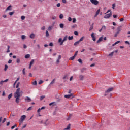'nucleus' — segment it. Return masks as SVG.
Instances as JSON below:
<instances>
[{
    "label": "nucleus",
    "mask_w": 130,
    "mask_h": 130,
    "mask_svg": "<svg viewBox=\"0 0 130 130\" xmlns=\"http://www.w3.org/2000/svg\"><path fill=\"white\" fill-rule=\"evenodd\" d=\"M67 40H68V36H65L63 40L62 39L59 38L58 40V42L60 43V45H62V44H63V42H64V41H67Z\"/></svg>",
    "instance_id": "nucleus-1"
},
{
    "label": "nucleus",
    "mask_w": 130,
    "mask_h": 130,
    "mask_svg": "<svg viewBox=\"0 0 130 130\" xmlns=\"http://www.w3.org/2000/svg\"><path fill=\"white\" fill-rule=\"evenodd\" d=\"M122 30V28H121V26H119L117 28V30L116 34H115L114 37H117V35H118L120 32H121V30Z\"/></svg>",
    "instance_id": "nucleus-2"
},
{
    "label": "nucleus",
    "mask_w": 130,
    "mask_h": 130,
    "mask_svg": "<svg viewBox=\"0 0 130 130\" xmlns=\"http://www.w3.org/2000/svg\"><path fill=\"white\" fill-rule=\"evenodd\" d=\"M21 97V95L20 94V88H18L16 92L14 93V98Z\"/></svg>",
    "instance_id": "nucleus-3"
},
{
    "label": "nucleus",
    "mask_w": 130,
    "mask_h": 130,
    "mask_svg": "<svg viewBox=\"0 0 130 130\" xmlns=\"http://www.w3.org/2000/svg\"><path fill=\"white\" fill-rule=\"evenodd\" d=\"M90 3H91V4H92V5L97 6V5H98V4H99V1L98 0H90Z\"/></svg>",
    "instance_id": "nucleus-4"
},
{
    "label": "nucleus",
    "mask_w": 130,
    "mask_h": 130,
    "mask_svg": "<svg viewBox=\"0 0 130 130\" xmlns=\"http://www.w3.org/2000/svg\"><path fill=\"white\" fill-rule=\"evenodd\" d=\"M112 16V13L110 12L109 14H107L104 17V19H109Z\"/></svg>",
    "instance_id": "nucleus-5"
},
{
    "label": "nucleus",
    "mask_w": 130,
    "mask_h": 130,
    "mask_svg": "<svg viewBox=\"0 0 130 130\" xmlns=\"http://www.w3.org/2000/svg\"><path fill=\"white\" fill-rule=\"evenodd\" d=\"M91 37L93 41H96V34L92 33L91 34Z\"/></svg>",
    "instance_id": "nucleus-6"
},
{
    "label": "nucleus",
    "mask_w": 130,
    "mask_h": 130,
    "mask_svg": "<svg viewBox=\"0 0 130 130\" xmlns=\"http://www.w3.org/2000/svg\"><path fill=\"white\" fill-rule=\"evenodd\" d=\"M60 59H61V55H59L58 56V58L56 59V63L58 64L60 62Z\"/></svg>",
    "instance_id": "nucleus-7"
},
{
    "label": "nucleus",
    "mask_w": 130,
    "mask_h": 130,
    "mask_svg": "<svg viewBox=\"0 0 130 130\" xmlns=\"http://www.w3.org/2000/svg\"><path fill=\"white\" fill-rule=\"evenodd\" d=\"M26 119V115H23L21 116L20 119L19 120L20 122H23Z\"/></svg>",
    "instance_id": "nucleus-8"
},
{
    "label": "nucleus",
    "mask_w": 130,
    "mask_h": 130,
    "mask_svg": "<svg viewBox=\"0 0 130 130\" xmlns=\"http://www.w3.org/2000/svg\"><path fill=\"white\" fill-rule=\"evenodd\" d=\"M24 100L25 102H31L32 101V100H31V98L29 96H26L24 98Z\"/></svg>",
    "instance_id": "nucleus-9"
},
{
    "label": "nucleus",
    "mask_w": 130,
    "mask_h": 130,
    "mask_svg": "<svg viewBox=\"0 0 130 130\" xmlns=\"http://www.w3.org/2000/svg\"><path fill=\"white\" fill-rule=\"evenodd\" d=\"M34 62H35V60L31 59L29 63V69H31L32 68V66L34 64Z\"/></svg>",
    "instance_id": "nucleus-10"
},
{
    "label": "nucleus",
    "mask_w": 130,
    "mask_h": 130,
    "mask_svg": "<svg viewBox=\"0 0 130 130\" xmlns=\"http://www.w3.org/2000/svg\"><path fill=\"white\" fill-rule=\"evenodd\" d=\"M111 91H113V88L111 87L109 88L106 91V93H105V95H107L108 94V93H110V92H111Z\"/></svg>",
    "instance_id": "nucleus-11"
},
{
    "label": "nucleus",
    "mask_w": 130,
    "mask_h": 130,
    "mask_svg": "<svg viewBox=\"0 0 130 130\" xmlns=\"http://www.w3.org/2000/svg\"><path fill=\"white\" fill-rule=\"evenodd\" d=\"M9 81V79H7L4 81L2 80L1 81H0V85H3L4 83H6L7 82H8Z\"/></svg>",
    "instance_id": "nucleus-12"
},
{
    "label": "nucleus",
    "mask_w": 130,
    "mask_h": 130,
    "mask_svg": "<svg viewBox=\"0 0 130 130\" xmlns=\"http://www.w3.org/2000/svg\"><path fill=\"white\" fill-rule=\"evenodd\" d=\"M85 78V76H84V75H79V78L80 79V80H81V81H83V80H84V78Z\"/></svg>",
    "instance_id": "nucleus-13"
},
{
    "label": "nucleus",
    "mask_w": 130,
    "mask_h": 130,
    "mask_svg": "<svg viewBox=\"0 0 130 130\" xmlns=\"http://www.w3.org/2000/svg\"><path fill=\"white\" fill-rule=\"evenodd\" d=\"M103 40V37H101L99 38V40L97 41L96 43H100L101 41Z\"/></svg>",
    "instance_id": "nucleus-14"
},
{
    "label": "nucleus",
    "mask_w": 130,
    "mask_h": 130,
    "mask_svg": "<svg viewBox=\"0 0 130 130\" xmlns=\"http://www.w3.org/2000/svg\"><path fill=\"white\" fill-rule=\"evenodd\" d=\"M72 96H73V93H71L70 94H68V95H65L64 97L65 98H71V97H72Z\"/></svg>",
    "instance_id": "nucleus-15"
},
{
    "label": "nucleus",
    "mask_w": 130,
    "mask_h": 130,
    "mask_svg": "<svg viewBox=\"0 0 130 130\" xmlns=\"http://www.w3.org/2000/svg\"><path fill=\"white\" fill-rule=\"evenodd\" d=\"M99 13H100V9H99L96 12L95 15H94V18H96L98 15H99Z\"/></svg>",
    "instance_id": "nucleus-16"
},
{
    "label": "nucleus",
    "mask_w": 130,
    "mask_h": 130,
    "mask_svg": "<svg viewBox=\"0 0 130 130\" xmlns=\"http://www.w3.org/2000/svg\"><path fill=\"white\" fill-rule=\"evenodd\" d=\"M11 10H12V6L10 5L7 8V9H6V11L7 12V11H11Z\"/></svg>",
    "instance_id": "nucleus-17"
},
{
    "label": "nucleus",
    "mask_w": 130,
    "mask_h": 130,
    "mask_svg": "<svg viewBox=\"0 0 130 130\" xmlns=\"http://www.w3.org/2000/svg\"><path fill=\"white\" fill-rule=\"evenodd\" d=\"M29 37L31 39H34V38H35V34H34V33L31 34Z\"/></svg>",
    "instance_id": "nucleus-18"
},
{
    "label": "nucleus",
    "mask_w": 130,
    "mask_h": 130,
    "mask_svg": "<svg viewBox=\"0 0 130 130\" xmlns=\"http://www.w3.org/2000/svg\"><path fill=\"white\" fill-rule=\"evenodd\" d=\"M50 123V122H49L48 120H46L45 122V125H46V126H47V125H49Z\"/></svg>",
    "instance_id": "nucleus-19"
},
{
    "label": "nucleus",
    "mask_w": 130,
    "mask_h": 130,
    "mask_svg": "<svg viewBox=\"0 0 130 130\" xmlns=\"http://www.w3.org/2000/svg\"><path fill=\"white\" fill-rule=\"evenodd\" d=\"M15 98H16L15 102L16 103H19V102H20V97Z\"/></svg>",
    "instance_id": "nucleus-20"
},
{
    "label": "nucleus",
    "mask_w": 130,
    "mask_h": 130,
    "mask_svg": "<svg viewBox=\"0 0 130 130\" xmlns=\"http://www.w3.org/2000/svg\"><path fill=\"white\" fill-rule=\"evenodd\" d=\"M79 44H80V42L79 41H78L74 43V45L75 46H77V45H79Z\"/></svg>",
    "instance_id": "nucleus-21"
},
{
    "label": "nucleus",
    "mask_w": 130,
    "mask_h": 130,
    "mask_svg": "<svg viewBox=\"0 0 130 130\" xmlns=\"http://www.w3.org/2000/svg\"><path fill=\"white\" fill-rule=\"evenodd\" d=\"M85 39V36H83L78 41L79 42H81L82 41H83V40Z\"/></svg>",
    "instance_id": "nucleus-22"
},
{
    "label": "nucleus",
    "mask_w": 130,
    "mask_h": 130,
    "mask_svg": "<svg viewBox=\"0 0 130 130\" xmlns=\"http://www.w3.org/2000/svg\"><path fill=\"white\" fill-rule=\"evenodd\" d=\"M52 28H53L52 26H49L48 28V31H51L52 30Z\"/></svg>",
    "instance_id": "nucleus-23"
},
{
    "label": "nucleus",
    "mask_w": 130,
    "mask_h": 130,
    "mask_svg": "<svg viewBox=\"0 0 130 130\" xmlns=\"http://www.w3.org/2000/svg\"><path fill=\"white\" fill-rule=\"evenodd\" d=\"M30 56H31V55H30V54H27L25 55V58L28 59L30 57Z\"/></svg>",
    "instance_id": "nucleus-24"
},
{
    "label": "nucleus",
    "mask_w": 130,
    "mask_h": 130,
    "mask_svg": "<svg viewBox=\"0 0 130 130\" xmlns=\"http://www.w3.org/2000/svg\"><path fill=\"white\" fill-rule=\"evenodd\" d=\"M70 128H71V125L69 124L67 126V128L64 129V130H69Z\"/></svg>",
    "instance_id": "nucleus-25"
},
{
    "label": "nucleus",
    "mask_w": 130,
    "mask_h": 130,
    "mask_svg": "<svg viewBox=\"0 0 130 130\" xmlns=\"http://www.w3.org/2000/svg\"><path fill=\"white\" fill-rule=\"evenodd\" d=\"M55 83V79H54L50 83V85H53Z\"/></svg>",
    "instance_id": "nucleus-26"
},
{
    "label": "nucleus",
    "mask_w": 130,
    "mask_h": 130,
    "mask_svg": "<svg viewBox=\"0 0 130 130\" xmlns=\"http://www.w3.org/2000/svg\"><path fill=\"white\" fill-rule=\"evenodd\" d=\"M75 58H76V55H74L73 56L70 57V59L71 60H74V59H75Z\"/></svg>",
    "instance_id": "nucleus-27"
},
{
    "label": "nucleus",
    "mask_w": 130,
    "mask_h": 130,
    "mask_svg": "<svg viewBox=\"0 0 130 130\" xmlns=\"http://www.w3.org/2000/svg\"><path fill=\"white\" fill-rule=\"evenodd\" d=\"M113 54H114V52H112L111 53L109 54V56H110V57H111L113 56Z\"/></svg>",
    "instance_id": "nucleus-28"
},
{
    "label": "nucleus",
    "mask_w": 130,
    "mask_h": 130,
    "mask_svg": "<svg viewBox=\"0 0 130 130\" xmlns=\"http://www.w3.org/2000/svg\"><path fill=\"white\" fill-rule=\"evenodd\" d=\"M74 39V37L72 36H69L68 37V39L69 40H73V39Z\"/></svg>",
    "instance_id": "nucleus-29"
},
{
    "label": "nucleus",
    "mask_w": 130,
    "mask_h": 130,
    "mask_svg": "<svg viewBox=\"0 0 130 130\" xmlns=\"http://www.w3.org/2000/svg\"><path fill=\"white\" fill-rule=\"evenodd\" d=\"M8 68L9 67H8V65H7V64L5 65L4 71L6 72V71H7L8 70Z\"/></svg>",
    "instance_id": "nucleus-30"
},
{
    "label": "nucleus",
    "mask_w": 130,
    "mask_h": 130,
    "mask_svg": "<svg viewBox=\"0 0 130 130\" xmlns=\"http://www.w3.org/2000/svg\"><path fill=\"white\" fill-rule=\"evenodd\" d=\"M59 27H60V28H63V27H64V25L62 23H60L59 24Z\"/></svg>",
    "instance_id": "nucleus-31"
},
{
    "label": "nucleus",
    "mask_w": 130,
    "mask_h": 130,
    "mask_svg": "<svg viewBox=\"0 0 130 130\" xmlns=\"http://www.w3.org/2000/svg\"><path fill=\"white\" fill-rule=\"evenodd\" d=\"M13 96V94L12 93H11L9 95H8V99L9 100H10L11 98V97H12Z\"/></svg>",
    "instance_id": "nucleus-32"
},
{
    "label": "nucleus",
    "mask_w": 130,
    "mask_h": 130,
    "mask_svg": "<svg viewBox=\"0 0 130 130\" xmlns=\"http://www.w3.org/2000/svg\"><path fill=\"white\" fill-rule=\"evenodd\" d=\"M21 39H22V40H24V39H26V36L25 35H22L21 36Z\"/></svg>",
    "instance_id": "nucleus-33"
},
{
    "label": "nucleus",
    "mask_w": 130,
    "mask_h": 130,
    "mask_svg": "<svg viewBox=\"0 0 130 130\" xmlns=\"http://www.w3.org/2000/svg\"><path fill=\"white\" fill-rule=\"evenodd\" d=\"M14 14H15V12L13 11L11 12H9V15H10V16H13V15H14Z\"/></svg>",
    "instance_id": "nucleus-34"
},
{
    "label": "nucleus",
    "mask_w": 130,
    "mask_h": 130,
    "mask_svg": "<svg viewBox=\"0 0 130 130\" xmlns=\"http://www.w3.org/2000/svg\"><path fill=\"white\" fill-rule=\"evenodd\" d=\"M44 81H43V80H40L39 82V85H41L42 84H43Z\"/></svg>",
    "instance_id": "nucleus-35"
},
{
    "label": "nucleus",
    "mask_w": 130,
    "mask_h": 130,
    "mask_svg": "<svg viewBox=\"0 0 130 130\" xmlns=\"http://www.w3.org/2000/svg\"><path fill=\"white\" fill-rule=\"evenodd\" d=\"M46 37H48V36H49V33H48V30L46 31Z\"/></svg>",
    "instance_id": "nucleus-36"
},
{
    "label": "nucleus",
    "mask_w": 130,
    "mask_h": 130,
    "mask_svg": "<svg viewBox=\"0 0 130 130\" xmlns=\"http://www.w3.org/2000/svg\"><path fill=\"white\" fill-rule=\"evenodd\" d=\"M115 6H116L115 3H114V4H112V8L113 10H114L115 8Z\"/></svg>",
    "instance_id": "nucleus-37"
},
{
    "label": "nucleus",
    "mask_w": 130,
    "mask_h": 130,
    "mask_svg": "<svg viewBox=\"0 0 130 130\" xmlns=\"http://www.w3.org/2000/svg\"><path fill=\"white\" fill-rule=\"evenodd\" d=\"M59 18L60 19H63V14H60Z\"/></svg>",
    "instance_id": "nucleus-38"
},
{
    "label": "nucleus",
    "mask_w": 130,
    "mask_h": 130,
    "mask_svg": "<svg viewBox=\"0 0 130 130\" xmlns=\"http://www.w3.org/2000/svg\"><path fill=\"white\" fill-rule=\"evenodd\" d=\"M20 82H18V83H17L16 88H19V87L20 86Z\"/></svg>",
    "instance_id": "nucleus-39"
},
{
    "label": "nucleus",
    "mask_w": 130,
    "mask_h": 130,
    "mask_svg": "<svg viewBox=\"0 0 130 130\" xmlns=\"http://www.w3.org/2000/svg\"><path fill=\"white\" fill-rule=\"evenodd\" d=\"M32 85L36 86V85H37V81H35L34 82H32Z\"/></svg>",
    "instance_id": "nucleus-40"
},
{
    "label": "nucleus",
    "mask_w": 130,
    "mask_h": 130,
    "mask_svg": "<svg viewBox=\"0 0 130 130\" xmlns=\"http://www.w3.org/2000/svg\"><path fill=\"white\" fill-rule=\"evenodd\" d=\"M20 58H17L16 60V62L17 63H20Z\"/></svg>",
    "instance_id": "nucleus-41"
},
{
    "label": "nucleus",
    "mask_w": 130,
    "mask_h": 130,
    "mask_svg": "<svg viewBox=\"0 0 130 130\" xmlns=\"http://www.w3.org/2000/svg\"><path fill=\"white\" fill-rule=\"evenodd\" d=\"M30 110H32V107H30L27 109V111H30Z\"/></svg>",
    "instance_id": "nucleus-42"
},
{
    "label": "nucleus",
    "mask_w": 130,
    "mask_h": 130,
    "mask_svg": "<svg viewBox=\"0 0 130 130\" xmlns=\"http://www.w3.org/2000/svg\"><path fill=\"white\" fill-rule=\"evenodd\" d=\"M16 126H17L16 124H15L14 125L12 126L11 127V129H14V128H15L16 127Z\"/></svg>",
    "instance_id": "nucleus-43"
},
{
    "label": "nucleus",
    "mask_w": 130,
    "mask_h": 130,
    "mask_svg": "<svg viewBox=\"0 0 130 130\" xmlns=\"http://www.w3.org/2000/svg\"><path fill=\"white\" fill-rule=\"evenodd\" d=\"M6 120H7V119L6 118H4L3 120L2 121V123H5Z\"/></svg>",
    "instance_id": "nucleus-44"
},
{
    "label": "nucleus",
    "mask_w": 130,
    "mask_h": 130,
    "mask_svg": "<svg viewBox=\"0 0 130 130\" xmlns=\"http://www.w3.org/2000/svg\"><path fill=\"white\" fill-rule=\"evenodd\" d=\"M55 19H56V16H52V20H55Z\"/></svg>",
    "instance_id": "nucleus-45"
},
{
    "label": "nucleus",
    "mask_w": 130,
    "mask_h": 130,
    "mask_svg": "<svg viewBox=\"0 0 130 130\" xmlns=\"http://www.w3.org/2000/svg\"><path fill=\"white\" fill-rule=\"evenodd\" d=\"M25 18H26V17H25V16H22L21 17V20H25Z\"/></svg>",
    "instance_id": "nucleus-46"
},
{
    "label": "nucleus",
    "mask_w": 130,
    "mask_h": 130,
    "mask_svg": "<svg viewBox=\"0 0 130 130\" xmlns=\"http://www.w3.org/2000/svg\"><path fill=\"white\" fill-rule=\"evenodd\" d=\"M19 81H20V77H18L17 78L16 80L15 81V83H17Z\"/></svg>",
    "instance_id": "nucleus-47"
},
{
    "label": "nucleus",
    "mask_w": 130,
    "mask_h": 130,
    "mask_svg": "<svg viewBox=\"0 0 130 130\" xmlns=\"http://www.w3.org/2000/svg\"><path fill=\"white\" fill-rule=\"evenodd\" d=\"M106 27L105 26H103L102 27V30H106Z\"/></svg>",
    "instance_id": "nucleus-48"
},
{
    "label": "nucleus",
    "mask_w": 130,
    "mask_h": 130,
    "mask_svg": "<svg viewBox=\"0 0 130 130\" xmlns=\"http://www.w3.org/2000/svg\"><path fill=\"white\" fill-rule=\"evenodd\" d=\"M76 22H77V19H76V18H73V23H76Z\"/></svg>",
    "instance_id": "nucleus-49"
},
{
    "label": "nucleus",
    "mask_w": 130,
    "mask_h": 130,
    "mask_svg": "<svg viewBox=\"0 0 130 130\" xmlns=\"http://www.w3.org/2000/svg\"><path fill=\"white\" fill-rule=\"evenodd\" d=\"M2 96H3V97H5V96H6V93L5 92V91H3Z\"/></svg>",
    "instance_id": "nucleus-50"
},
{
    "label": "nucleus",
    "mask_w": 130,
    "mask_h": 130,
    "mask_svg": "<svg viewBox=\"0 0 130 130\" xmlns=\"http://www.w3.org/2000/svg\"><path fill=\"white\" fill-rule=\"evenodd\" d=\"M125 44H128V45H129L130 44L129 42H128V41H125Z\"/></svg>",
    "instance_id": "nucleus-51"
},
{
    "label": "nucleus",
    "mask_w": 130,
    "mask_h": 130,
    "mask_svg": "<svg viewBox=\"0 0 130 130\" xmlns=\"http://www.w3.org/2000/svg\"><path fill=\"white\" fill-rule=\"evenodd\" d=\"M7 52H8V53L10 52V46H8V49H7Z\"/></svg>",
    "instance_id": "nucleus-52"
},
{
    "label": "nucleus",
    "mask_w": 130,
    "mask_h": 130,
    "mask_svg": "<svg viewBox=\"0 0 130 130\" xmlns=\"http://www.w3.org/2000/svg\"><path fill=\"white\" fill-rule=\"evenodd\" d=\"M22 73L23 74V75H25L26 73L25 72V68H24L22 70Z\"/></svg>",
    "instance_id": "nucleus-53"
},
{
    "label": "nucleus",
    "mask_w": 130,
    "mask_h": 130,
    "mask_svg": "<svg viewBox=\"0 0 130 130\" xmlns=\"http://www.w3.org/2000/svg\"><path fill=\"white\" fill-rule=\"evenodd\" d=\"M120 43V41H117L115 43V44L116 45V44H118V43Z\"/></svg>",
    "instance_id": "nucleus-54"
},
{
    "label": "nucleus",
    "mask_w": 130,
    "mask_h": 130,
    "mask_svg": "<svg viewBox=\"0 0 130 130\" xmlns=\"http://www.w3.org/2000/svg\"><path fill=\"white\" fill-rule=\"evenodd\" d=\"M44 98H45L44 96H41L40 97V100H42L44 99Z\"/></svg>",
    "instance_id": "nucleus-55"
},
{
    "label": "nucleus",
    "mask_w": 130,
    "mask_h": 130,
    "mask_svg": "<svg viewBox=\"0 0 130 130\" xmlns=\"http://www.w3.org/2000/svg\"><path fill=\"white\" fill-rule=\"evenodd\" d=\"M78 60L79 62H80V63H82L83 62L82 61V59H79Z\"/></svg>",
    "instance_id": "nucleus-56"
},
{
    "label": "nucleus",
    "mask_w": 130,
    "mask_h": 130,
    "mask_svg": "<svg viewBox=\"0 0 130 130\" xmlns=\"http://www.w3.org/2000/svg\"><path fill=\"white\" fill-rule=\"evenodd\" d=\"M41 30H43V31H44V30H45V26L42 27Z\"/></svg>",
    "instance_id": "nucleus-57"
},
{
    "label": "nucleus",
    "mask_w": 130,
    "mask_h": 130,
    "mask_svg": "<svg viewBox=\"0 0 130 130\" xmlns=\"http://www.w3.org/2000/svg\"><path fill=\"white\" fill-rule=\"evenodd\" d=\"M74 34L75 35H79V33L78 32V31H74Z\"/></svg>",
    "instance_id": "nucleus-58"
},
{
    "label": "nucleus",
    "mask_w": 130,
    "mask_h": 130,
    "mask_svg": "<svg viewBox=\"0 0 130 130\" xmlns=\"http://www.w3.org/2000/svg\"><path fill=\"white\" fill-rule=\"evenodd\" d=\"M57 7L58 8H59V7H60V3H58L57 5H56Z\"/></svg>",
    "instance_id": "nucleus-59"
},
{
    "label": "nucleus",
    "mask_w": 130,
    "mask_h": 130,
    "mask_svg": "<svg viewBox=\"0 0 130 130\" xmlns=\"http://www.w3.org/2000/svg\"><path fill=\"white\" fill-rule=\"evenodd\" d=\"M68 21H69V22H71V21H72V18L69 17V18H68Z\"/></svg>",
    "instance_id": "nucleus-60"
},
{
    "label": "nucleus",
    "mask_w": 130,
    "mask_h": 130,
    "mask_svg": "<svg viewBox=\"0 0 130 130\" xmlns=\"http://www.w3.org/2000/svg\"><path fill=\"white\" fill-rule=\"evenodd\" d=\"M73 79H74V76H71L70 79V81H72Z\"/></svg>",
    "instance_id": "nucleus-61"
},
{
    "label": "nucleus",
    "mask_w": 130,
    "mask_h": 130,
    "mask_svg": "<svg viewBox=\"0 0 130 130\" xmlns=\"http://www.w3.org/2000/svg\"><path fill=\"white\" fill-rule=\"evenodd\" d=\"M49 46H53V43H50Z\"/></svg>",
    "instance_id": "nucleus-62"
},
{
    "label": "nucleus",
    "mask_w": 130,
    "mask_h": 130,
    "mask_svg": "<svg viewBox=\"0 0 130 130\" xmlns=\"http://www.w3.org/2000/svg\"><path fill=\"white\" fill-rule=\"evenodd\" d=\"M8 63H9V64L12 63V60H11V59L9 60Z\"/></svg>",
    "instance_id": "nucleus-63"
},
{
    "label": "nucleus",
    "mask_w": 130,
    "mask_h": 130,
    "mask_svg": "<svg viewBox=\"0 0 130 130\" xmlns=\"http://www.w3.org/2000/svg\"><path fill=\"white\" fill-rule=\"evenodd\" d=\"M23 48H27V45H23Z\"/></svg>",
    "instance_id": "nucleus-64"
}]
</instances>
